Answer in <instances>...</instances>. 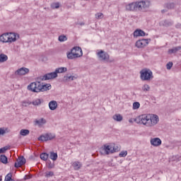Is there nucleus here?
Instances as JSON below:
<instances>
[{
    "mask_svg": "<svg viewBox=\"0 0 181 181\" xmlns=\"http://www.w3.org/2000/svg\"><path fill=\"white\" fill-rule=\"evenodd\" d=\"M134 36L138 37V36H145V32L142 30H136L134 32Z\"/></svg>",
    "mask_w": 181,
    "mask_h": 181,
    "instance_id": "nucleus-18",
    "label": "nucleus"
},
{
    "mask_svg": "<svg viewBox=\"0 0 181 181\" xmlns=\"http://www.w3.org/2000/svg\"><path fill=\"white\" fill-rule=\"evenodd\" d=\"M67 71V68L66 67H60L55 69V73H66Z\"/></svg>",
    "mask_w": 181,
    "mask_h": 181,
    "instance_id": "nucleus-24",
    "label": "nucleus"
},
{
    "mask_svg": "<svg viewBox=\"0 0 181 181\" xmlns=\"http://www.w3.org/2000/svg\"><path fill=\"white\" fill-rule=\"evenodd\" d=\"M6 129H4V128H0V135H4V134L6 133Z\"/></svg>",
    "mask_w": 181,
    "mask_h": 181,
    "instance_id": "nucleus-39",
    "label": "nucleus"
},
{
    "mask_svg": "<svg viewBox=\"0 0 181 181\" xmlns=\"http://www.w3.org/2000/svg\"><path fill=\"white\" fill-rule=\"evenodd\" d=\"M29 73V69L25 67H22L16 71V76H25Z\"/></svg>",
    "mask_w": 181,
    "mask_h": 181,
    "instance_id": "nucleus-13",
    "label": "nucleus"
},
{
    "mask_svg": "<svg viewBox=\"0 0 181 181\" xmlns=\"http://www.w3.org/2000/svg\"><path fill=\"white\" fill-rule=\"evenodd\" d=\"M28 88L30 91L33 93H40V91H47L52 88V85L50 83L41 84L40 82H33L28 86Z\"/></svg>",
    "mask_w": 181,
    "mask_h": 181,
    "instance_id": "nucleus-2",
    "label": "nucleus"
},
{
    "mask_svg": "<svg viewBox=\"0 0 181 181\" xmlns=\"http://www.w3.org/2000/svg\"><path fill=\"white\" fill-rule=\"evenodd\" d=\"M72 166L74 170H79V169H81V166H83V165L79 161H74L72 163Z\"/></svg>",
    "mask_w": 181,
    "mask_h": 181,
    "instance_id": "nucleus-17",
    "label": "nucleus"
},
{
    "mask_svg": "<svg viewBox=\"0 0 181 181\" xmlns=\"http://www.w3.org/2000/svg\"><path fill=\"white\" fill-rule=\"evenodd\" d=\"M117 151L118 148H115V146L113 147L110 145H104L100 149V152L103 155H110V153H114V152H117Z\"/></svg>",
    "mask_w": 181,
    "mask_h": 181,
    "instance_id": "nucleus-6",
    "label": "nucleus"
},
{
    "mask_svg": "<svg viewBox=\"0 0 181 181\" xmlns=\"http://www.w3.org/2000/svg\"><path fill=\"white\" fill-rule=\"evenodd\" d=\"M136 4L137 6V11H142L144 9H146V8H148V6H151V3L148 1H136Z\"/></svg>",
    "mask_w": 181,
    "mask_h": 181,
    "instance_id": "nucleus-8",
    "label": "nucleus"
},
{
    "mask_svg": "<svg viewBox=\"0 0 181 181\" xmlns=\"http://www.w3.org/2000/svg\"><path fill=\"white\" fill-rule=\"evenodd\" d=\"M19 38V35L15 33H6L0 35V42L3 43H13Z\"/></svg>",
    "mask_w": 181,
    "mask_h": 181,
    "instance_id": "nucleus-3",
    "label": "nucleus"
},
{
    "mask_svg": "<svg viewBox=\"0 0 181 181\" xmlns=\"http://www.w3.org/2000/svg\"><path fill=\"white\" fill-rule=\"evenodd\" d=\"M57 74L56 71L47 74L44 76L45 80H52V78H56Z\"/></svg>",
    "mask_w": 181,
    "mask_h": 181,
    "instance_id": "nucleus-15",
    "label": "nucleus"
},
{
    "mask_svg": "<svg viewBox=\"0 0 181 181\" xmlns=\"http://www.w3.org/2000/svg\"><path fill=\"white\" fill-rule=\"evenodd\" d=\"M59 42H66L67 40V37L66 35H60L59 37Z\"/></svg>",
    "mask_w": 181,
    "mask_h": 181,
    "instance_id": "nucleus-36",
    "label": "nucleus"
},
{
    "mask_svg": "<svg viewBox=\"0 0 181 181\" xmlns=\"http://www.w3.org/2000/svg\"><path fill=\"white\" fill-rule=\"evenodd\" d=\"M33 105H40L42 104V100L40 99H35L32 103Z\"/></svg>",
    "mask_w": 181,
    "mask_h": 181,
    "instance_id": "nucleus-31",
    "label": "nucleus"
},
{
    "mask_svg": "<svg viewBox=\"0 0 181 181\" xmlns=\"http://www.w3.org/2000/svg\"><path fill=\"white\" fill-rule=\"evenodd\" d=\"M95 17L96 19H103V18H104V14H103V13H97L95 15Z\"/></svg>",
    "mask_w": 181,
    "mask_h": 181,
    "instance_id": "nucleus-33",
    "label": "nucleus"
},
{
    "mask_svg": "<svg viewBox=\"0 0 181 181\" xmlns=\"http://www.w3.org/2000/svg\"><path fill=\"white\" fill-rule=\"evenodd\" d=\"M143 91H149L151 90V87L148 86V84H145L142 88Z\"/></svg>",
    "mask_w": 181,
    "mask_h": 181,
    "instance_id": "nucleus-37",
    "label": "nucleus"
},
{
    "mask_svg": "<svg viewBox=\"0 0 181 181\" xmlns=\"http://www.w3.org/2000/svg\"><path fill=\"white\" fill-rule=\"evenodd\" d=\"M0 181H2V177H0Z\"/></svg>",
    "mask_w": 181,
    "mask_h": 181,
    "instance_id": "nucleus-42",
    "label": "nucleus"
},
{
    "mask_svg": "<svg viewBox=\"0 0 181 181\" xmlns=\"http://www.w3.org/2000/svg\"><path fill=\"white\" fill-rule=\"evenodd\" d=\"M127 155H128V151H123L119 153V158H125V156H127Z\"/></svg>",
    "mask_w": 181,
    "mask_h": 181,
    "instance_id": "nucleus-32",
    "label": "nucleus"
},
{
    "mask_svg": "<svg viewBox=\"0 0 181 181\" xmlns=\"http://www.w3.org/2000/svg\"><path fill=\"white\" fill-rule=\"evenodd\" d=\"M35 123H37V125L40 127L42 125H45V124L46 123V119H45L44 118H41L38 120H35Z\"/></svg>",
    "mask_w": 181,
    "mask_h": 181,
    "instance_id": "nucleus-25",
    "label": "nucleus"
},
{
    "mask_svg": "<svg viewBox=\"0 0 181 181\" xmlns=\"http://www.w3.org/2000/svg\"><path fill=\"white\" fill-rule=\"evenodd\" d=\"M141 107V104L139 102H135L133 103V110H138Z\"/></svg>",
    "mask_w": 181,
    "mask_h": 181,
    "instance_id": "nucleus-34",
    "label": "nucleus"
},
{
    "mask_svg": "<svg viewBox=\"0 0 181 181\" xmlns=\"http://www.w3.org/2000/svg\"><path fill=\"white\" fill-rule=\"evenodd\" d=\"M26 163V159L23 156L18 157L16 162L14 164L15 168H21Z\"/></svg>",
    "mask_w": 181,
    "mask_h": 181,
    "instance_id": "nucleus-11",
    "label": "nucleus"
},
{
    "mask_svg": "<svg viewBox=\"0 0 181 181\" xmlns=\"http://www.w3.org/2000/svg\"><path fill=\"white\" fill-rule=\"evenodd\" d=\"M140 78L143 81H149L153 78V74L151 69H144L140 71Z\"/></svg>",
    "mask_w": 181,
    "mask_h": 181,
    "instance_id": "nucleus-5",
    "label": "nucleus"
},
{
    "mask_svg": "<svg viewBox=\"0 0 181 181\" xmlns=\"http://www.w3.org/2000/svg\"><path fill=\"white\" fill-rule=\"evenodd\" d=\"M181 47H175L173 49H170L168 50V53L170 54H172L173 53H176L177 52H179L180 50Z\"/></svg>",
    "mask_w": 181,
    "mask_h": 181,
    "instance_id": "nucleus-23",
    "label": "nucleus"
},
{
    "mask_svg": "<svg viewBox=\"0 0 181 181\" xmlns=\"http://www.w3.org/2000/svg\"><path fill=\"white\" fill-rule=\"evenodd\" d=\"M67 78H68V80H71V81H73V80H74V78H76V77H75V76H68Z\"/></svg>",
    "mask_w": 181,
    "mask_h": 181,
    "instance_id": "nucleus-40",
    "label": "nucleus"
},
{
    "mask_svg": "<svg viewBox=\"0 0 181 181\" xmlns=\"http://www.w3.org/2000/svg\"><path fill=\"white\" fill-rule=\"evenodd\" d=\"M51 7L52 8V9H58V8H60V4H59V3H53L51 5Z\"/></svg>",
    "mask_w": 181,
    "mask_h": 181,
    "instance_id": "nucleus-35",
    "label": "nucleus"
},
{
    "mask_svg": "<svg viewBox=\"0 0 181 181\" xmlns=\"http://www.w3.org/2000/svg\"><path fill=\"white\" fill-rule=\"evenodd\" d=\"M150 142L153 146H160L162 145V140L159 138L151 139Z\"/></svg>",
    "mask_w": 181,
    "mask_h": 181,
    "instance_id": "nucleus-14",
    "label": "nucleus"
},
{
    "mask_svg": "<svg viewBox=\"0 0 181 181\" xmlns=\"http://www.w3.org/2000/svg\"><path fill=\"white\" fill-rule=\"evenodd\" d=\"M126 11H132V12H137V6L136 2H132L127 5H126Z\"/></svg>",
    "mask_w": 181,
    "mask_h": 181,
    "instance_id": "nucleus-12",
    "label": "nucleus"
},
{
    "mask_svg": "<svg viewBox=\"0 0 181 181\" xmlns=\"http://www.w3.org/2000/svg\"><path fill=\"white\" fill-rule=\"evenodd\" d=\"M122 115L119 114H116L113 116V119H115V121H117L118 122H121V121H122Z\"/></svg>",
    "mask_w": 181,
    "mask_h": 181,
    "instance_id": "nucleus-22",
    "label": "nucleus"
},
{
    "mask_svg": "<svg viewBox=\"0 0 181 181\" xmlns=\"http://www.w3.org/2000/svg\"><path fill=\"white\" fill-rule=\"evenodd\" d=\"M49 107L51 111H54L57 108V102L56 100H52L49 103Z\"/></svg>",
    "mask_w": 181,
    "mask_h": 181,
    "instance_id": "nucleus-16",
    "label": "nucleus"
},
{
    "mask_svg": "<svg viewBox=\"0 0 181 181\" xmlns=\"http://www.w3.org/2000/svg\"><path fill=\"white\" fill-rule=\"evenodd\" d=\"M172 66H173V62L168 63L167 65H166V67H167L168 70H170V69H172Z\"/></svg>",
    "mask_w": 181,
    "mask_h": 181,
    "instance_id": "nucleus-38",
    "label": "nucleus"
},
{
    "mask_svg": "<svg viewBox=\"0 0 181 181\" xmlns=\"http://www.w3.org/2000/svg\"><path fill=\"white\" fill-rule=\"evenodd\" d=\"M138 124H142L146 127H155L159 122V117L156 115H142L137 117Z\"/></svg>",
    "mask_w": 181,
    "mask_h": 181,
    "instance_id": "nucleus-1",
    "label": "nucleus"
},
{
    "mask_svg": "<svg viewBox=\"0 0 181 181\" xmlns=\"http://www.w3.org/2000/svg\"><path fill=\"white\" fill-rule=\"evenodd\" d=\"M96 54L99 60H103V62H108L110 60V55L108 53L103 51V49H98Z\"/></svg>",
    "mask_w": 181,
    "mask_h": 181,
    "instance_id": "nucleus-7",
    "label": "nucleus"
},
{
    "mask_svg": "<svg viewBox=\"0 0 181 181\" xmlns=\"http://www.w3.org/2000/svg\"><path fill=\"white\" fill-rule=\"evenodd\" d=\"M0 162H1V163H4V165H6V163H8V157H6V156L5 155H1Z\"/></svg>",
    "mask_w": 181,
    "mask_h": 181,
    "instance_id": "nucleus-20",
    "label": "nucleus"
},
{
    "mask_svg": "<svg viewBox=\"0 0 181 181\" xmlns=\"http://www.w3.org/2000/svg\"><path fill=\"white\" fill-rule=\"evenodd\" d=\"M28 103L26 102H23V105H24L25 107H26V105H28Z\"/></svg>",
    "mask_w": 181,
    "mask_h": 181,
    "instance_id": "nucleus-41",
    "label": "nucleus"
},
{
    "mask_svg": "<svg viewBox=\"0 0 181 181\" xmlns=\"http://www.w3.org/2000/svg\"><path fill=\"white\" fill-rule=\"evenodd\" d=\"M40 158L42 160H47V159H49V154L47 153H42L40 154Z\"/></svg>",
    "mask_w": 181,
    "mask_h": 181,
    "instance_id": "nucleus-26",
    "label": "nucleus"
},
{
    "mask_svg": "<svg viewBox=\"0 0 181 181\" xmlns=\"http://www.w3.org/2000/svg\"><path fill=\"white\" fill-rule=\"evenodd\" d=\"M9 149H11V146H6L3 148H1L0 153H5V152H6V151H9Z\"/></svg>",
    "mask_w": 181,
    "mask_h": 181,
    "instance_id": "nucleus-27",
    "label": "nucleus"
},
{
    "mask_svg": "<svg viewBox=\"0 0 181 181\" xmlns=\"http://www.w3.org/2000/svg\"><path fill=\"white\" fill-rule=\"evenodd\" d=\"M54 138H56V135H54V134L49 133L45 135L40 136L38 138V141L46 142L47 141H52V139H54Z\"/></svg>",
    "mask_w": 181,
    "mask_h": 181,
    "instance_id": "nucleus-10",
    "label": "nucleus"
},
{
    "mask_svg": "<svg viewBox=\"0 0 181 181\" xmlns=\"http://www.w3.org/2000/svg\"><path fill=\"white\" fill-rule=\"evenodd\" d=\"M150 40H151L148 39L139 40L136 42L135 46L136 47H138V49H142L145 47V46H148V45H149Z\"/></svg>",
    "mask_w": 181,
    "mask_h": 181,
    "instance_id": "nucleus-9",
    "label": "nucleus"
},
{
    "mask_svg": "<svg viewBox=\"0 0 181 181\" xmlns=\"http://www.w3.org/2000/svg\"><path fill=\"white\" fill-rule=\"evenodd\" d=\"M57 158H58L57 153H54L53 151L49 153V158L52 160H54V161L57 160Z\"/></svg>",
    "mask_w": 181,
    "mask_h": 181,
    "instance_id": "nucleus-19",
    "label": "nucleus"
},
{
    "mask_svg": "<svg viewBox=\"0 0 181 181\" xmlns=\"http://www.w3.org/2000/svg\"><path fill=\"white\" fill-rule=\"evenodd\" d=\"M45 176L46 177H52V176H54V173H53V171H47L45 173Z\"/></svg>",
    "mask_w": 181,
    "mask_h": 181,
    "instance_id": "nucleus-30",
    "label": "nucleus"
},
{
    "mask_svg": "<svg viewBox=\"0 0 181 181\" xmlns=\"http://www.w3.org/2000/svg\"><path fill=\"white\" fill-rule=\"evenodd\" d=\"M4 181H15L13 179H12V174L8 173L6 175Z\"/></svg>",
    "mask_w": 181,
    "mask_h": 181,
    "instance_id": "nucleus-29",
    "label": "nucleus"
},
{
    "mask_svg": "<svg viewBox=\"0 0 181 181\" xmlns=\"http://www.w3.org/2000/svg\"><path fill=\"white\" fill-rule=\"evenodd\" d=\"M20 134L22 136H26V135H29L30 132L28 129H21Z\"/></svg>",
    "mask_w": 181,
    "mask_h": 181,
    "instance_id": "nucleus-28",
    "label": "nucleus"
},
{
    "mask_svg": "<svg viewBox=\"0 0 181 181\" xmlns=\"http://www.w3.org/2000/svg\"><path fill=\"white\" fill-rule=\"evenodd\" d=\"M8 60V56L5 54H0V63H5Z\"/></svg>",
    "mask_w": 181,
    "mask_h": 181,
    "instance_id": "nucleus-21",
    "label": "nucleus"
},
{
    "mask_svg": "<svg viewBox=\"0 0 181 181\" xmlns=\"http://www.w3.org/2000/svg\"><path fill=\"white\" fill-rule=\"evenodd\" d=\"M67 58L69 60H73V59H78L83 56V49L80 47H74L71 52L66 53Z\"/></svg>",
    "mask_w": 181,
    "mask_h": 181,
    "instance_id": "nucleus-4",
    "label": "nucleus"
}]
</instances>
